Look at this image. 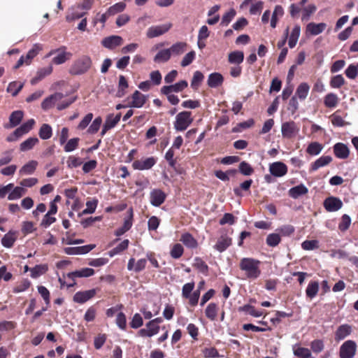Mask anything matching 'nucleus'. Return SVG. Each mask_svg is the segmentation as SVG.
<instances>
[{"mask_svg": "<svg viewBox=\"0 0 358 358\" xmlns=\"http://www.w3.org/2000/svg\"><path fill=\"white\" fill-rule=\"evenodd\" d=\"M93 3L94 0H83L81 3L71 6L67 12V20L75 21L81 18L80 22H87V18L84 16L92 8Z\"/></svg>", "mask_w": 358, "mask_h": 358, "instance_id": "nucleus-1", "label": "nucleus"}, {"mask_svg": "<svg viewBox=\"0 0 358 358\" xmlns=\"http://www.w3.org/2000/svg\"><path fill=\"white\" fill-rule=\"evenodd\" d=\"M308 0H301L299 2L290 5L289 12L294 20L301 18L302 21H307L313 12V5L305 6Z\"/></svg>", "mask_w": 358, "mask_h": 358, "instance_id": "nucleus-2", "label": "nucleus"}, {"mask_svg": "<svg viewBox=\"0 0 358 358\" xmlns=\"http://www.w3.org/2000/svg\"><path fill=\"white\" fill-rule=\"evenodd\" d=\"M260 262L253 258L244 257L240 262V268L245 272L248 278L255 280L261 274Z\"/></svg>", "mask_w": 358, "mask_h": 358, "instance_id": "nucleus-3", "label": "nucleus"}, {"mask_svg": "<svg viewBox=\"0 0 358 358\" xmlns=\"http://www.w3.org/2000/svg\"><path fill=\"white\" fill-rule=\"evenodd\" d=\"M193 122V117L190 111H182L176 116L173 122L174 129L178 131L186 130Z\"/></svg>", "mask_w": 358, "mask_h": 358, "instance_id": "nucleus-4", "label": "nucleus"}, {"mask_svg": "<svg viewBox=\"0 0 358 358\" xmlns=\"http://www.w3.org/2000/svg\"><path fill=\"white\" fill-rule=\"evenodd\" d=\"M92 65V60L88 56H83L72 65L70 72L73 75H81L87 72Z\"/></svg>", "mask_w": 358, "mask_h": 358, "instance_id": "nucleus-5", "label": "nucleus"}, {"mask_svg": "<svg viewBox=\"0 0 358 358\" xmlns=\"http://www.w3.org/2000/svg\"><path fill=\"white\" fill-rule=\"evenodd\" d=\"M357 351V344L354 341L348 340L340 347L339 355L341 358H353Z\"/></svg>", "mask_w": 358, "mask_h": 358, "instance_id": "nucleus-6", "label": "nucleus"}, {"mask_svg": "<svg viewBox=\"0 0 358 358\" xmlns=\"http://www.w3.org/2000/svg\"><path fill=\"white\" fill-rule=\"evenodd\" d=\"M56 55L53 59L52 62L55 64H62L64 63L66 60H68L70 57L71 56V54L69 52H66V48L62 47L57 50H51L47 57H50L52 55Z\"/></svg>", "mask_w": 358, "mask_h": 358, "instance_id": "nucleus-7", "label": "nucleus"}, {"mask_svg": "<svg viewBox=\"0 0 358 358\" xmlns=\"http://www.w3.org/2000/svg\"><path fill=\"white\" fill-rule=\"evenodd\" d=\"M156 163L157 159L154 157H150L134 161L132 163V167L135 170H148L150 169Z\"/></svg>", "mask_w": 358, "mask_h": 358, "instance_id": "nucleus-8", "label": "nucleus"}, {"mask_svg": "<svg viewBox=\"0 0 358 358\" xmlns=\"http://www.w3.org/2000/svg\"><path fill=\"white\" fill-rule=\"evenodd\" d=\"M94 273V269L91 268H83L80 270H77L67 274V278L72 280V282L69 284V287H73L76 282L74 281L76 278H87L93 275Z\"/></svg>", "mask_w": 358, "mask_h": 358, "instance_id": "nucleus-9", "label": "nucleus"}, {"mask_svg": "<svg viewBox=\"0 0 358 358\" xmlns=\"http://www.w3.org/2000/svg\"><path fill=\"white\" fill-rule=\"evenodd\" d=\"M299 129L294 122H286L282 124L281 132L283 138H291L294 137Z\"/></svg>", "mask_w": 358, "mask_h": 358, "instance_id": "nucleus-10", "label": "nucleus"}, {"mask_svg": "<svg viewBox=\"0 0 358 358\" xmlns=\"http://www.w3.org/2000/svg\"><path fill=\"white\" fill-rule=\"evenodd\" d=\"M131 101L128 105L131 108H142L145 103L148 96L142 94L138 90H136L131 95Z\"/></svg>", "mask_w": 358, "mask_h": 358, "instance_id": "nucleus-11", "label": "nucleus"}, {"mask_svg": "<svg viewBox=\"0 0 358 358\" xmlns=\"http://www.w3.org/2000/svg\"><path fill=\"white\" fill-rule=\"evenodd\" d=\"M95 248V245L90 244L78 247H68L64 249V252L69 255H85Z\"/></svg>", "mask_w": 358, "mask_h": 358, "instance_id": "nucleus-12", "label": "nucleus"}, {"mask_svg": "<svg viewBox=\"0 0 358 358\" xmlns=\"http://www.w3.org/2000/svg\"><path fill=\"white\" fill-rule=\"evenodd\" d=\"M324 206L327 211L335 212L342 208L343 202L338 198L330 196L324 200Z\"/></svg>", "mask_w": 358, "mask_h": 358, "instance_id": "nucleus-13", "label": "nucleus"}, {"mask_svg": "<svg viewBox=\"0 0 358 358\" xmlns=\"http://www.w3.org/2000/svg\"><path fill=\"white\" fill-rule=\"evenodd\" d=\"M64 97V95L61 92H56L51 94L43 101L41 103V108L43 110H47L53 107L57 102L62 100Z\"/></svg>", "mask_w": 358, "mask_h": 358, "instance_id": "nucleus-14", "label": "nucleus"}, {"mask_svg": "<svg viewBox=\"0 0 358 358\" xmlns=\"http://www.w3.org/2000/svg\"><path fill=\"white\" fill-rule=\"evenodd\" d=\"M188 84L186 80H180L174 85L163 86L161 88L162 94H170L173 92H180L187 87Z\"/></svg>", "mask_w": 358, "mask_h": 358, "instance_id": "nucleus-15", "label": "nucleus"}, {"mask_svg": "<svg viewBox=\"0 0 358 358\" xmlns=\"http://www.w3.org/2000/svg\"><path fill=\"white\" fill-rule=\"evenodd\" d=\"M171 28L170 24H164L162 25H156L150 27L147 31V36L148 38H155L159 36L169 30Z\"/></svg>", "mask_w": 358, "mask_h": 358, "instance_id": "nucleus-16", "label": "nucleus"}, {"mask_svg": "<svg viewBox=\"0 0 358 358\" xmlns=\"http://www.w3.org/2000/svg\"><path fill=\"white\" fill-rule=\"evenodd\" d=\"M96 294V289H92L83 292H78L73 296V301L78 303H84Z\"/></svg>", "mask_w": 358, "mask_h": 358, "instance_id": "nucleus-17", "label": "nucleus"}, {"mask_svg": "<svg viewBox=\"0 0 358 358\" xmlns=\"http://www.w3.org/2000/svg\"><path fill=\"white\" fill-rule=\"evenodd\" d=\"M270 173L275 177H282L287 173V166L282 162H274L270 165Z\"/></svg>", "mask_w": 358, "mask_h": 358, "instance_id": "nucleus-18", "label": "nucleus"}, {"mask_svg": "<svg viewBox=\"0 0 358 358\" xmlns=\"http://www.w3.org/2000/svg\"><path fill=\"white\" fill-rule=\"evenodd\" d=\"M122 38L119 36H110L104 38L101 44L106 48L114 49L115 48L120 45L122 43Z\"/></svg>", "mask_w": 358, "mask_h": 358, "instance_id": "nucleus-19", "label": "nucleus"}, {"mask_svg": "<svg viewBox=\"0 0 358 358\" xmlns=\"http://www.w3.org/2000/svg\"><path fill=\"white\" fill-rule=\"evenodd\" d=\"M166 199V194L160 189H155L150 192V203L154 206H159Z\"/></svg>", "mask_w": 358, "mask_h": 358, "instance_id": "nucleus-20", "label": "nucleus"}, {"mask_svg": "<svg viewBox=\"0 0 358 358\" xmlns=\"http://www.w3.org/2000/svg\"><path fill=\"white\" fill-rule=\"evenodd\" d=\"M352 331V327L349 324H345L339 326L335 332V340L340 341L345 339L351 334Z\"/></svg>", "mask_w": 358, "mask_h": 358, "instance_id": "nucleus-21", "label": "nucleus"}, {"mask_svg": "<svg viewBox=\"0 0 358 358\" xmlns=\"http://www.w3.org/2000/svg\"><path fill=\"white\" fill-rule=\"evenodd\" d=\"M334 152L336 157L343 159H347L350 155L348 146L342 143H337L334 145Z\"/></svg>", "mask_w": 358, "mask_h": 358, "instance_id": "nucleus-22", "label": "nucleus"}, {"mask_svg": "<svg viewBox=\"0 0 358 358\" xmlns=\"http://www.w3.org/2000/svg\"><path fill=\"white\" fill-rule=\"evenodd\" d=\"M159 326L152 325V322H148L146 328L138 331V335L141 337H152L159 333Z\"/></svg>", "mask_w": 358, "mask_h": 358, "instance_id": "nucleus-23", "label": "nucleus"}, {"mask_svg": "<svg viewBox=\"0 0 358 358\" xmlns=\"http://www.w3.org/2000/svg\"><path fill=\"white\" fill-rule=\"evenodd\" d=\"M224 81V78L220 73H212L208 76L207 84L211 88L220 86Z\"/></svg>", "mask_w": 358, "mask_h": 358, "instance_id": "nucleus-24", "label": "nucleus"}, {"mask_svg": "<svg viewBox=\"0 0 358 358\" xmlns=\"http://www.w3.org/2000/svg\"><path fill=\"white\" fill-rule=\"evenodd\" d=\"M231 244V238L227 235H222L217 240L214 248L219 252H222Z\"/></svg>", "mask_w": 358, "mask_h": 358, "instance_id": "nucleus-25", "label": "nucleus"}, {"mask_svg": "<svg viewBox=\"0 0 358 358\" xmlns=\"http://www.w3.org/2000/svg\"><path fill=\"white\" fill-rule=\"evenodd\" d=\"M24 113L22 110L13 111L9 117V125L5 126L6 128H13L17 126L22 121Z\"/></svg>", "mask_w": 358, "mask_h": 358, "instance_id": "nucleus-26", "label": "nucleus"}, {"mask_svg": "<svg viewBox=\"0 0 358 358\" xmlns=\"http://www.w3.org/2000/svg\"><path fill=\"white\" fill-rule=\"evenodd\" d=\"M129 84L126 78L124 76L120 75L119 76L117 90L116 92L115 96L118 98L123 97L127 94V90Z\"/></svg>", "mask_w": 358, "mask_h": 358, "instance_id": "nucleus-27", "label": "nucleus"}, {"mask_svg": "<svg viewBox=\"0 0 358 358\" xmlns=\"http://www.w3.org/2000/svg\"><path fill=\"white\" fill-rule=\"evenodd\" d=\"M17 237L15 231H9L1 239L2 245L5 248H10L15 242Z\"/></svg>", "mask_w": 358, "mask_h": 358, "instance_id": "nucleus-28", "label": "nucleus"}, {"mask_svg": "<svg viewBox=\"0 0 358 358\" xmlns=\"http://www.w3.org/2000/svg\"><path fill=\"white\" fill-rule=\"evenodd\" d=\"M187 44L185 42H177L173 44L169 48L171 56H179L182 55L187 48Z\"/></svg>", "mask_w": 358, "mask_h": 358, "instance_id": "nucleus-29", "label": "nucleus"}, {"mask_svg": "<svg viewBox=\"0 0 358 358\" xmlns=\"http://www.w3.org/2000/svg\"><path fill=\"white\" fill-rule=\"evenodd\" d=\"M239 311L244 312L254 317H260L264 314V310H257L254 306L250 304H245L239 308Z\"/></svg>", "mask_w": 358, "mask_h": 358, "instance_id": "nucleus-30", "label": "nucleus"}, {"mask_svg": "<svg viewBox=\"0 0 358 358\" xmlns=\"http://www.w3.org/2000/svg\"><path fill=\"white\" fill-rule=\"evenodd\" d=\"M218 306L215 303H210L206 310L205 314L207 318L210 320L211 321L215 320L217 313H218Z\"/></svg>", "mask_w": 358, "mask_h": 358, "instance_id": "nucleus-31", "label": "nucleus"}, {"mask_svg": "<svg viewBox=\"0 0 358 358\" xmlns=\"http://www.w3.org/2000/svg\"><path fill=\"white\" fill-rule=\"evenodd\" d=\"M180 241L189 248H195L198 243L196 240L189 233H185L181 236Z\"/></svg>", "mask_w": 358, "mask_h": 358, "instance_id": "nucleus-32", "label": "nucleus"}, {"mask_svg": "<svg viewBox=\"0 0 358 358\" xmlns=\"http://www.w3.org/2000/svg\"><path fill=\"white\" fill-rule=\"evenodd\" d=\"M38 162L34 160H31L28 163L25 164L20 169V174L22 176L31 175L35 171Z\"/></svg>", "mask_w": 358, "mask_h": 358, "instance_id": "nucleus-33", "label": "nucleus"}, {"mask_svg": "<svg viewBox=\"0 0 358 358\" xmlns=\"http://www.w3.org/2000/svg\"><path fill=\"white\" fill-rule=\"evenodd\" d=\"M26 189L22 186H17L8 194V199L9 201L17 200L26 194Z\"/></svg>", "mask_w": 358, "mask_h": 358, "instance_id": "nucleus-34", "label": "nucleus"}, {"mask_svg": "<svg viewBox=\"0 0 358 358\" xmlns=\"http://www.w3.org/2000/svg\"><path fill=\"white\" fill-rule=\"evenodd\" d=\"M38 141H38V138L30 137V138H27V140H25L24 141H23L20 145V150L22 152H26V151L30 150L38 143Z\"/></svg>", "mask_w": 358, "mask_h": 358, "instance_id": "nucleus-35", "label": "nucleus"}, {"mask_svg": "<svg viewBox=\"0 0 358 358\" xmlns=\"http://www.w3.org/2000/svg\"><path fill=\"white\" fill-rule=\"evenodd\" d=\"M171 54L169 48L163 49L159 51L154 57V62L156 63H164L171 58Z\"/></svg>", "mask_w": 358, "mask_h": 358, "instance_id": "nucleus-36", "label": "nucleus"}, {"mask_svg": "<svg viewBox=\"0 0 358 358\" xmlns=\"http://www.w3.org/2000/svg\"><path fill=\"white\" fill-rule=\"evenodd\" d=\"M129 244V241L128 239H124L122 241L120 244H118L116 247H115L113 249L110 250L108 252V255L109 257H113L120 252L124 251L128 248Z\"/></svg>", "mask_w": 358, "mask_h": 358, "instance_id": "nucleus-37", "label": "nucleus"}, {"mask_svg": "<svg viewBox=\"0 0 358 358\" xmlns=\"http://www.w3.org/2000/svg\"><path fill=\"white\" fill-rule=\"evenodd\" d=\"M307 192L308 189L304 185H300L291 188L289 190V195L294 199H297L300 196L306 194Z\"/></svg>", "mask_w": 358, "mask_h": 358, "instance_id": "nucleus-38", "label": "nucleus"}, {"mask_svg": "<svg viewBox=\"0 0 358 358\" xmlns=\"http://www.w3.org/2000/svg\"><path fill=\"white\" fill-rule=\"evenodd\" d=\"M338 97L336 94L329 93L324 99V103L327 108H335L338 103Z\"/></svg>", "mask_w": 358, "mask_h": 358, "instance_id": "nucleus-39", "label": "nucleus"}, {"mask_svg": "<svg viewBox=\"0 0 358 358\" xmlns=\"http://www.w3.org/2000/svg\"><path fill=\"white\" fill-rule=\"evenodd\" d=\"M48 267L46 264H38L30 269L31 277L33 278H37L43 274L45 273L48 271Z\"/></svg>", "mask_w": 358, "mask_h": 358, "instance_id": "nucleus-40", "label": "nucleus"}, {"mask_svg": "<svg viewBox=\"0 0 358 358\" xmlns=\"http://www.w3.org/2000/svg\"><path fill=\"white\" fill-rule=\"evenodd\" d=\"M42 50V47L39 44H34L31 49L29 50L27 55L24 56L27 65H29L31 60L39 53Z\"/></svg>", "mask_w": 358, "mask_h": 358, "instance_id": "nucleus-41", "label": "nucleus"}, {"mask_svg": "<svg viewBox=\"0 0 358 358\" xmlns=\"http://www.w3.org/2000/svg\"><path fill=\"white\" fill-rule=\"evenodd\" d=\"M39 137L43 140H48L52 135V129L48 124H43L38 131Z\"/></svg>", "mask_w": 358, "mask_h": 358, "instance_id": "nucleus-42", "label": "nucleus"}, {"mask_svg": "<svg viewBox=\"0 0 358 358\" xmlns=\"http://www.w3.org/2000/svg\"><path fill=\"white\" fill-rule=\"evenodd\" d=\"M310 87L306 83L300 84L296 91L295 96L301 100H304L308 94Z\"/></svg>", "mask_w": 358, "mask_h": 358, "instance_id": "nucleus-43", "label": "nucleus"}, {"mask_svg": "<svg viewBox=\"0 0 358 358\" xmlns=\"http://www.w3.org/2000/svg\"><path fill=\"white\" fill-rule=\"evenodd\" d=\"M121 118V113H119L115 116L113 114H110L107 116L104 124L106 127L113 129L120 122Z\"/></svg>", "mask_w": 358, "mask_h": 358, "instance_id": "nucleus-44", "label": "nucleus"}, {"mask_svg": "<svg viewBox=\"0 0 358 358\" xmlns=\"http://www.w3.org/2000/svg\"><path fill=\"white\" fill-rule=\"evenodd\" d=\"M300 35V27L299 26H295L292 31V33L289 38L288 45L290 48H293L299 39Z\"/></svg>", "mask_w": 358, "mask_h": 358, "instance_id": "nucleus-45", "label": "nucleus"}, {"mask_svg": "<svg viewBox=\"0 0 358 358\" xmlns=\"http://www.w3.org/2000/svg\"><path fill=\"white\" fill-rule=\"evenodd\" d=\"M98 199H92L86 202V208L82 212V215L92 214L95 212L98 205Z\"/></svg>", "mask_w": 358, "mask_h": 358, "instance_id": "nucleus-46", "label": "nucleus"}, {"mask_svg": "<svg viewBox=\"0 0 358 358\" xmlns=\"http://www.w3.org/2000/svg\"><path fill=\"white\" fill-rule=\"evenodd\" d=\"M243 59L244 54L241 51H234L229 55V62L231 64H240Z\"/></svg>", "mask_w": 358, "mask_h": 358, "instance_id": "nucleus-47", "label": "nucleus"}, {"mask_svg": "<svg viewBox=\"0 0 358 358\" xmlns=\"http://www.w3.org/2000/svg\"><path fill=\"white\" fill-rule=\"evenodd\" d=\"M23 86L24 83H17L16 81L11 82L7 87V92L15 96L20 92Z\"/></svg>", "mask_w": 358, "mask_h": 358, "instance_id": "nucleus-48", "label": "nucleus"}, {"mask_svg": "<svg viewBox=\"0 0 358 358\" xmlns=\"http://www.w3.org/2000/svg\"><path fill=\"white\" fill-rule=\"evenodd\" d=\"M203 78H204L203 74L199 71H196L194 73V75H193V77L192 79L191 87L194 90H197L198 87L200 86L201 82L203 81Z\"/></svg>", "mask_w": 358, "mask_h": 358, "instance_id": "nucleus-49", "label": "nucleus"}, {"mask_svg": "<svg viewBox=\"0 0 358 358\" xmlns=\"http://www.w3.org/2000/svg\"><path fill=\"white\" fill-rule=\"evenodd\" d=\"M79 141L80 139L78 138H73L69 140L64 145V151L66 152H71L75 150L78 146Z\"/></svg>", "mask_w": 358, "mask_h": 358, "instance_id": "nucleus-50", "label": "nucleus"}, {"mask_svg": "<svg viewBox=\"0 0 358 358\" xmlns=\"http://www.w3.org/2000/svg\"><path fill=\"white\" fill-rule=\"evenodd\" d=\"M280 242V236L278 234H270L266 238V244L271 247H275Z\"/></svg>", "mask_w": 358, "mask_h": 358, "instance_id": "nucleus-51", "label": "nucleus"}, {"mask_svg": "<svg viewBox=\"0 0 358 358\" xmlns=\"http://www.w3.org/2000/svg\"><path fill=\"white\" fill-rule=\"evenodd\" d=\"M125 3L123 2H119L115 3V5L110 6L108 10L107 14H110V15H114L118 13H120L124 10L125 8Z\"/></svg>", "mask_w": 358, "mask_h": 358, "instance_id": "nucleus-52", "label": "nucleus"}, {"mask_svg": "<svg viewBox=\"0 0 358 358\" xmlns=\"http://www.w3.org/2000/svg\"><path fill=\"white\" fill-rule=\"evenodd\" d=\"M183 252L182 245L180 243H176L173 246L170 254L173 259H179L182 255Z\"/></svg>", "mask_w": 358, "mask_h": 358, "instance_id": "nucleus-53", "label": "nucleus"}, {"mask_svg": "<svg viewBox=\"0 0 358 358\" xmlns=\"http://www.w3.org/2000/svg\"><path fill=\"white\" fill-rule=\"evenodd\" d=\"M345 75L350 79H355L358 76V63L349 65L345 70Z\"/></svg>", "mask_w": 358, "mask_h": 358, "instance_id": "nucleus-54", "label": "nucleus"}, {"mask_svg": "<svg viewBox=\"0 0 358 358\" xmlns=\"http://www.w3.org/2000/svg\"><path fill=\"white\" fill-rule=\"evenodd\" d=\"M101 123H102V118L101 117H96L94 120V121L92 122V123L91 124V125L89 127V128L87 129V132L89 134L96 133L99 131Z\"/></svg>", "mask_w": 358, "mask_h": 358, "instance_id": "nucleus-55", "label": "nucleus"}, {"mask_svg": "<svg viewBox=\"0 0 358 358\" xmlns=\"http://www.w3.org/2000/svg\"><path fill=\"white\" fill-rule=\"evenodd\" d=\"M294 353L296 356L301 358H311V353L310 350L304 348H294Z\"/></svg>", "mask_w": 358, "mask_h": 358, "instance_id": "nucleus-56", "label": "nucleus"}, {"mask_svg": "<svg viewBox=\"0 0 358 358\" xmlns=\"http://www.w3.org/2000/svg\"><path fill=\"white\" fill-rule=\"evenodd\" d=\"M332 160L331 156H322L315 161V170L329 164Z\"/></svg>", "mask_w": 358, "mask_h": 358, "instance_id": "nucleus-57", "label": "nucleus"}, {"mask_svg": "<svg viewBox=\"0 0 358 358\" xmlns=\"http://www.w3.org/2000/svg\"><path fill=\"white\" fill-rule=\"evenodd\" d=\"M351 224V219L349 215L345 214L341 217V221L338 224V229L341 231H346Z\"/></svg>", "mask_w": 358, "mask_h": 358, "instance_id": "nucleus-58", "label": "nucleus"}, {"mask_svg": "<svg viewBox=\"0 0 358 358\" xmlns=\"http://www.w3.org/2000/svg\"><path fill=\"white\" fill-rule=\"evenodd\" d=\"M239 171L244 176H250L254 172L252 167L245 162L240 163Z\"/></svg>", "mask_w": 358, "mask_h": 358, "instance_id": "nucleus-59", "label": "nucleus"}, {"mask_svg": "<svg viewBox=\"0 0 358 358\" xmlns=\"http://www.w3.org/2000/svg\"><path fill=\"white\" fill-rule=\"evenodd\" d=\"M38 292L43 299L46 305H49L50 302V292L49 290L44 286L40 285L38 286Z\"/></svg>", "mask_w": 358, "mask_h": 358, "instance_id": "nucleus-60", "label": "nucleus"}, {"mask_svg": "<svg viewBox=\"0 0 358 358\" xmlns=\"http://www.w3.org/2000/svg\"><path fill=\"white\" fill-rule=\"evenodd\" d=\"M116 324L122 330H124L127 327V319L125 315L122 313H118L116 317Z\"/></svg>", "mask_w": 358, "mask_h": 358, "instance_id": "nucleus-61", "label": "nucleus"}, {"mask_svg": "<svg viewBox=\"0 0 358 358\" xmlns=\"http://www.w3.org/2000/svg\"><path fill=\"white\" fill-rule=\"evenodd\" d=\"M53 215H51V214H49L48 213H47L41 222V226L44 227V228H48V227H50L52 224H53L54 222H55L56 221V218L55 217L52 216Z\"/></svg>", "mask_w": 358, "mask_h": 358, "instance_id": "nucleus-62", "label": "nucleus"}, {"mask_svg": "<svg viewBox=\"0 0 358 358\" xmlns=\"http://www.w3.org/2000/svg\"><path fill=\"white\" fill-rule=\"evenodd\" d=\"M196 53L194 51H190L185 55L181 61V66L183 67L189 65L195 59Z\"/></svg>", "mask_w": 358, "mask_h": 358, "instance_id": "nucleus-63", "label": "nucleus"}, {"mask_svg": "<svg viewBox=\"0 0 358 358\" xmlns=\"http://www.w3.org/2000/svg\"><path fill=\"white\" fill-rule=\"evenodd\" d=\"M143 324V318L140 314L136 313L132 317L130 322V326L133 329H138L141 327Z\"/></svg>", "mask_w": 358, "mask_h": 358, "instance_id": "nucleus-64", "label": "nucleus"}]
</instances>
